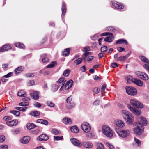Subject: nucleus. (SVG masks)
I'll return each instance as SVG.
<instances>
[{"label":"nucleus","instance_id":"5","mask_svg":"<svg viewBox=\"0 0 149 149\" xmlns=\"http://www.w3.org/2000/svg\"><path fill=\"white\" fill-rule=\"evenodd\" d=\"M136 74L137 77L143 80H147L148 79V75L144 72L138 71L136 72Z\"/></svg>","mask_w":149,"mask_h":149},{"label":"nucleus","instance_id":"26","mask_svg":"<svg viewBox=\"0 0 149 149\" xmlns=\"http://www.w3.org/2000/svg\"><path fill=\"white\" fill-rule=\"evenodd\" d=\"M114 40V37L113 36H107L104 39V41L108 42H112Z\"/></svg>","mask_w":149,"mask_h":149},{"label":"nucleus","instance_id":"57","mask_svg":"<svg viewBox=\"0 0 149 149\" xmlns=\"http://www.w3.org/2000/svg\"><path fill=\"white\" fill-rule=\"evenodd\" d=\"M5 139V136L3 135H0V143L3 142Z\"/></svg>","mask_w":149,"mask_h":149},{"label":"nucleus","instance_id":"38","mask_svg":"<svg viewBox=\"0 0 149 149\" xmlns=\"http://www.w3.org/2000/svg\"><path fill=\"white\" fill-rule=\"evenodd\" d=\"M122 113L123 116L124 118V119L125 117H127L128 116V115L131 113L130 112L125 110H123L122 111Z\"/></svg>","mask_w":149,"mask_h":149},{"label":"nucleus","instance_id":"22","mask_svg":"<svg viewBox=\"0 0 149 149\" xmlns=\"http://www.w3.org/2000/svg\"><path fill=\"white\" fill-rule=\"evenodd\" d=\"M6 123L9 126H13L17 125L18 123V121L16 120H14L11 121H7Z\"/></svg>","mask_w":149,"mask_h":149},{"label":"nucleus","instance_id":"3","mask_svg":"<svg viewBox=\"0 0 149 149\" xmlns=\"http://www.w3.org/2000/svg\"><path fill=\"white\" fill-rule=\"evenodd\" d=\"M117 132L119 136L123 138L128 136L130 134V131L128 130H123Z\"/></svg>","mask_w":149,"mask_h":149},{"label":"nucleus","instance_id":"19","mask_svg":"<svg viewBox=\"0 0 149 149\" xmlns=\"http://www.w3.org/2000/svg\"><path fill=\"white\" fill-rule=\"evenodd\" d=\"M73 81L72 80L67 81L65 86V89L68 90L73 85Z\"/></svg>","mask_w":149,"mask_h":149},{"label":"nucleus","instance_id":"11","mask_svg":"<svg viewBox=\"0 0 149 149\" xmlns=\"http://www.w3.org/2000/svg\"><path fill=\"white\" fill-rule=\"evenodd\" d=\"M138 123L139 124V126H141V127L142 126H145L146 125L147 123V121L146 118L143 117H141L138 118Z\"/></svg>","mask_w":149,"mask_h":149},{"label":"nucleus","instance_id":"51","mask_svg":"<svg viewBox=\"0 0 149 149\" xmlns=\"http://www.w3.org/2000/svg\"><path fill=\"white\" fill-rule=\"evenodd\" d=\"M54 139L56 141H58L60 140H62L63 139V136H54Z\"/></svg>","mask_w":149,"mask_h":149},{"label":"nucleus","instance_id":"8","mask_svg":"<svg viewBox=\"0 0 149 149\" xmlns=\"http://www.w3.org/2000/svg\"><path fill=\"white\" fill-rule=\"evenodd\" d=\"M140 59L143 62L146 63L147 64L144 65V67L149 72V61L145 56H139Z\"/></svg>","mask_w":149,"mask_h":149},{"label":"nucleus","instance_id":"25","mask_svg":"<svg viewBox=\"0 0 149 149\" xmlns=\"http://www.w3.org/2000/svg\"><path fill=\"white\" fill-rule=\"evenodd\" d=\"M116 44H125L126 45H127L128 44V42L125 40L121 39L118 40L116 42Z\"/></svg>","mask_w":149,"mask_h":149},{"label":"nucleus","instance_id":"45","mask_svg":"<svg viewBox=\"0 0 149 149\" xmlns=\"http://www.w3.org/2000/svg\"><path fill=\"white\" fill-rule=\"evenodd\" d=\"M27 109V108L26 107H15L16 109L22 111H25Z\"/></svg>","mask_w":149,"mask_h":149},{"label":"nucleus","instance_id":"35","mask_svg":"<svg viewBox=\"0 0 149 149\" xmlns=\"http://www.w3.org/2000/svg\"><path fill=\"white\" fill-rule=\"evenodd\" d=\"M85 136L87 138H93L94 136V134L93 132H89L88 133H86Z\"/></svg>","mask_w":149,"mask_h":149},{"label":"nucleus","instance_id":"49","mask_svg":"<svg viewBox=\"0 0 149 149\" xmlns=\"http://www.w3.org/2000/svg\"><path fill=\"white\" fill-rule=\"evenodd\" d=\"M127 58V57L125 56H122L118 58L117 61H122L125 60Z\"/></svg>","mask_w":149,"mask_h":149},{"label":"nucleus","instance_id":"42","mask_svg":"<svg viewBox=\"0 0 149 149\" xmlns=\"http://www.w3.org/2000/svg\"><path fill=\"white\" fill-rule=\"evenodd\" d=\"M15 45L17 47L21 48H24V45L23 44H21L19 42L16 43H15Z\"/></svg>","mask_w":149,"mask_h":149},{"label":"nucleus","instance_id":"33","mask_svg":"<svg viewBox=\"0 0 149 149\" xmlns=\"http://www.w3.org/2000/svg\"><path fill=\"white\" fill-rule=\"evenodd\" d=\"M70 48H67L65 49L63 53V55L65 56L69 55L70 54Z\"/></svg>","mask_w":149,"mask_h":149},{"label":"nucleus","instance_id":"56","mask_svg":"<svg viewBox=\"0 0 149 149\" xmlns=\"http://www.w3.org/2000/svg\"><path fill=\"white\" fill-rule=\"evenodd\" d=\"M8 146L6 145H0V149H8Z\"/></svg>","mask_w":149,"mask_h":149},{"label":"nucleus","instance_id":"52","mask_svg":"<svg viewBox=\"0 0 149 149\" xmlns=\"http://www.w3.org/2000/svg\"><path fill=\"white\" fill-rule=\"evenodd\" d=\"M106 146L109 149H115L114 146L109 143H107L106 144Z\"/></svg>","mask_w":149,"mask_h":149},{"label":"nucleus","instance_id":"40","mask_svg":"<svg viewBox=\"0 0 149 149\" xmlns=\"http://www.w3.org/2000/svg\"><path fill=\"white\" fill-rule=\"evenodd\" d=\"M86 58H78L76 60L74 61V63L76 64L77 65H79L81 63V62L82 60L83 59H85Z\"/></svg>","mask_w":149,"mask_h":149},{"label":"nucleus","instance_id":"12","mask_svg":"<svg viewBox=\"0 0 149 149\" xmlns=\"http://www.w3.org/2000/svg\"><path fill=\"white\" fill-rule=\"evenodd\" d=\"M70 141L73 145L77 146L80 147L82 145V143L79 140L75 138H71L70 139Z\"/></svg>","mask_w":149,"mask_h":149},{"label":"nucleus","instance_id":"18","mask_svg":"<svg viewBox=\"0 0 149 149\" xmlns=\"http://www.w3.org/2000/svg\"><path fill=\"white\" fill-rule=\"evenodd\" d=\"M11 46L7 44L4 45L2 47L0 48V52H3L5 51H8L11 49Z\"/></svg>","mask_w":149,"mask_h":149},{"label":"nucleus","instance_id":"64","mask_svg":"<svg viewBox=\"0 0 149 149\" xmlns=\"http://www.w3.org/2000/svg\"><path fill=\"white\" fill-rule=\"evenodd\" d=\"M106 87V84H104L102 86L101 91L102 92H104L105 90Z\"/></svg>","mask_w":149,"mask_h":149},{"label":"nucleus","instance_id":"20","mask_svg":"<svg viewBox=\"0 0 149 149\" xmlns=\"http://www.w3.org/2000/svg\"><path fill=\"white\" fill-rule=\"evenodd\" d=\"M30 140V138L29 136H25L21 140L20 142L23 144H26L28 143Z\"/></svg>","mask_w":149,"mask_h":149},{"label":"nucleus","instance_id":"44","mask_svg":"<svg viewBox=\"0 0 149 149\" xmlns=\"http://www.w3.org/2000/svg\"><path fill=\"white\" fill-rule=\"evenodd\" d=\"M70 72V70L69 69H66L63 72V75L65 77H68L69 75Z\"/></svg>","mask_w":149,"mask_h":149},{"label":"nucleus","instance_id":"48","mask_svg":"<svg viewBox=\"0 0 149 149\" xmlns=\"http://www.w3.org/2000/svg\"><path fill=\"white\" fill-rule=\"evenodd\" d=\"M46 104L48 106L50 107H53L54 106V104L50 101H47L46 102Z\"/></svg>","mask_w":149,"mask_h":149},{"label":"nucleus","instance_id":"60","mask_svg":"<svg viewBox=\"0 0 149 149\" xmlns=\"http://www.w3.org/2000/svg\"><path fill=\"white\" fill-rule=\"evenodd\" d=\"M84 52H86L87 51H90V48L89 46H86L84 48Z\"/></svg>","mask_w":149,"mask_h":149},{"label":"nucleus","instance_id":"62","mask_svg":"<svg viewBox=\"0 0 149 149\" xmlns=\"http://www.w3.org/2000/svg\"><path fill=\"white\" fill-rule=\"evenodd\" d=\"M64 79L65 78L64 77L60 78L57 81V82L58 83H61L64 81Z\"/></svg>","mask_w":149,"mask_h":149},{"label":"nucleus","instance_id":"59","mask_svg":"<svg viewBox=\"0 0 149 149\" xmlns=\"http://www.w3.org/2000/svg\"><path fill=\"white\" fill-rule=\"evenodd\" d=\"M100 102V100L98 99H96L93 103V105L94 106L98 105Z\"/></svg>","mask_w":149,"mask_h":149},{"label":"nucleus","instance_id":"41","mask_svg":"<svg viewBox=\"0 0 149 149\" xmlns=\"http://www.w3.org/2000/svg\"><path fill=\"white\" fill-rule=\"evenodd\" d=\"M51 132L52 134L55 135H58L60 133L59 131L55 128L52 129Z\"/></svg>","mask_w":149,"mask_h":149},{"label":"nucleus","instance_id":"13","mask_svg":"<svg viewBox=\"0 0 149 149\" xmlns=\"http://www.w3.org/2000/svg\"><path fill=\"white\" fill-rule=\"evenodd\" d=\"M141 127L140 128L139 125H138L134 129V132L135 134L137 135H140L141 134L143 131V128L142 127Z\"/></svg>","mask_w":149,"mask_h":149},{"label":"nucleus","instance_id":"27","mask_svg":"<svg viewBox=\"0 0 149 149\" xmlns=\"http://www.w3.org/2000/svg\"><path fill=\"white\" fill-rule=\"evenodd\" d=\"M40 114V112L38 111H32L29 113V115L33 116L36 117Z\"/></svg>","mask_w":149,"mask_h":149},{"label":"nucleus","instance_id":"6","mask_svg":"<svg viewBox=\"0 0 149 149\" xmlns=\"http://www.w3.org/2000/svg\"><path fill=\"white\" fill-rule=\"evenodd\" d=\"M130 102L131 104L133 106L140 108H142L143 107V105L136 100L131 99Z\"/></svg>","mask_w":149,"mask_h":149},{"label":"nucleus","instance_id":"34","mask_svg":"<svg viewBox=\"0 0 149 149\" xmlns=\"http://www.w3.org/2000/svg\"><path fill=\"white\" fill-rule=\"evenodd\" d=\"M36 127V125L33 123H29L27 124L26 125V127L29 130L33 129Z\"/></svg>","mask_w":149,"mask_h":149},{"label":"nucleus","instance_id":"55","mask_svg":"<svg viewBox=\"0 0 149 149\" xmlns=\"http://www.w3.org/2000/svg\"><path fill=\"white\" fill-rule=\"evenodd\" d=\"M108 49L107 46H104L102 47L101 49V51L102 52H104L107 51Z\"/></svg>","mask_w":149,"mask_h":149},{"label":"nucleus","instance_id":"32","mask_svg":"<svg viewBox=\"0 0 149 149\" xmlns=\"http://www.w3.org/2000/svg\"><path fill=\"white\" fill-rule=\"evenodd\" d=\"M70 129L72 132L75 133H77L79 132V129L76 126L70 127Z\"/></svg>","mask_w":149,"mask_h":149},{"label":"nucleus","instance_id":"2","mask_svg":"<svg viewBox=\"0 0 149 149\" xmlns=\"http://www.w3.org/2000/svg\"><path fill=\"white\" fill-rule=\"evenodd\" d=\"M125 89L126 92L128 95H134L137 94V90L132 87L128 86L126 87Z\"/></svg>","mask_w":149,"mask_h":149},{"label":"nucleus","instance_id":"17","mask_svg":"<svg viewBox=\"0 0 149 149\" xmlns=\"http://www.w3.org/2000/svg\"><path fill=\"white\" fill-rule=\"evenodd\" d=\"M49 138L48 135L45 134H42L37 139L39 141H45L47 140Z\"/></svg>","mask_w":149,"mask_h":149},{"label":"nucleus","instance_id":"63","mask_svg":"<svg viewBox=\"0 0 149 149\" xmlns=\"http://www.w3.org/2000/svg\"><path fill=\"white\" fill-rule=\"evenodd\" d=\"M110 67L112 68H115L118 67V64L116 63H114L111 64Z\"/></svg>","mask_w":149,"mask_h":149},{"label":"nucleus","instance_id":"23","mask_svg":"<svg viewBox=\"0 0 149 149\" xmlns=\"http://www.w3.org/2000/svg\"><path fill=\"white\" fill-rule=\"evenodd\" d=\"M38 92L36 91H33V93H31V95L32 97L34 99H37L39 98V96L38 94Z\"/></svg>","mask_w":149,"mask_h":149},{"label":"nucleus","instance_id":"43","mask_svg":"<svg viewBox=\"0 0 149 149\" xmlns=\"http://www.w3.org/2000/svg\"><path fill=\"white\" fill-rule=\"evenodd\" d=\"M97 149H104V145L101 143H97Z\"/></svg>","mask_w":149,"mask_h":149},{"label":"nucleus","instance_id":"46","mask_svg":"<svg viewBox=\"0 0 149 149\" xmlns=\"http://www.w3.org/2000/svg\"><path fill=\"white\" fill-rule=\"evenodd\" d=\"M10 113H13L14 115H15L16 116H18L20 115V112L19 111H15V110H12L11 111H10Z\"/></svg>","mask_w":149,"mask_h":149},{"label":"nucleus","instance_id":"53","mask_svg":"<svg viewBox=\"0 0 149 149\" xmlns=\"http://www.w3.org/2000/svg\"><path fill=\"white\" fill-rule=\"evenodd\" d=\"M100 91V89L97 87L93 88V91L95 94H97Z\"/></svg>","mask_w":149,"mask_h":149},{"label":"nucleus","instance_id":"39","mask_svg":"<svg viewBox=\"0 0 149 149\" xmlns=\"http://www.w3.org/2000/svg\"><path fill=\"white\" fill-rule=\"evenodd\" d=\"M20 131V129L17 128L12 130V133L14 134H19Z\"/></svg>","mask_w":149,"mask_h":149},{"label":"nucleus","instance_id":"31","mask_svg":"<svg viewBox=\"0 0 149 149\" xmlns=\"http://www.w3.org/2000/svg\"><path fill=\"white\" fill-rule=\"evenodd\" d=\"M42 60L43 63H47L49 61V58L47 57V55L45 54H43L41 56Z\"/></svg>","mask_w":149,"mask_h":149},{"label":"nucleus","instance_id":"24","mask_svg":"<svg viewBox=\"0 0 149 149\" xmlns=\"http://www.w3.org/2000/svg\"><path fill=\"white\" fill-rule=\"evenodd\" d=\"M36 122L37 123L45 125H48L49 123V122L47 120L42 119H38L37 120Z\"/></svg>","mask_w":149,"mask_h":149},{"label":"nucleus","instance_id":"50","mask_svg":"<svg viewBox=\"0 0 149 149\" xmlns=\"http://www.w3.org/2000/svg\"><path fill=\"white\" fill-rule=\"evenodd\" d=\"M29 102H23L19 104V105L22 106H26L29 105Z\"/></svg>","mask_w":149,"mask_h":149},{"label":"nucleus","instance_id":"14","mask_svg":"<svg viewBox=\"0 0 149 149\" xmlns=\"http://www.w3.org/2000/svg\"><path fill=\"white\" fill-rule=\"evenodd\" d=\"M126 122L129 124H132L134 121V118L133 115L131 113L125 119Z\"/></svg>","mask_w":149,"mask_h":149},{"label":"nucleus","instance_id":"7","mask_svg":"<svg viewBox=\"0 0 149 149\" xmlns=\"http://www.w3.org/2000/svg\"><path fill=\"white\" fill-rule=\"evenodd\" d=\"M81 127L85 133H88L91 130L90 125L87 122H84L81 125Z\"/></svg>","mask_w":149,"mask_h":149},{"label":"nucleus","instance_id":"29","mask_svg":"<svg viewBox=\"0 0 149 149\" xmlns=\"http://www.w3.org/2000/svg\"><path fill=\"white\" fill-rule=\"evenodd\" d=\"M17 95L19 96L24 97L26 96V93L24 91L21 90L18 92Z\"/></svg>","mask_w":149,"mask_h":149},{"label":"nucleus","instance_id":"10","mask_svg":"<svg viewBox=\"0 0 149 149\" xmlns=\"http://www.w3.org/2000/svg\"><path fill=\"white\" fill-rule=\"evenodd\" d=\"M127 107L134 114L139 115L141 114V112L140 110H136L135 108L132 107L130 104H128Z\"/></svg>","mask_w":149,"mask_h":149},{"label":"nucleus","instance_id":"61","mask_svg":"<svg viewBox=\"0 0 149 149\" xmlns=\"http://www.w3.org/2000/svg\"><path fill=\"white\" fill-rule=\"evenodd\" d=\"M134 141H135L136 143L138 144L139 146L141 145V142H140V141L137 139L135 137Z\"/></svg>","mask_w":149,"mask_h":149},{"label":"nucleus","instance_id":"1","mask_svg":"<svg viewBox=\"0 0 149 149\" xmlns=\"http://www.w3.org/2000/svg\"><path fill=\"white\" fill-rule=\"evenodd\" d=\"M102 132L103 134L108 137L111 138L113 136V132L111 128L107 125H104L102 127Z\"/></svg>","mask_w":149,"mask_h":149},{"label":"nucleus","instance_id":"15","mask_svg":"<svg viewBox=\"0 0 149 149\" xmlns=\"http://www.w3.org/2000/svg\"><path fill=\"white\" fill-rule=\"evenodd\" d=\"M131 81L132 82L134 83L139 86H142L143 84V82L142 81L135 78L132 79H131Z\"/></svg>","mask_w":149,"mask_h":149},{"label":"nucleus","instance_id":"36","mask_svg":"<svg viewBox=\"0 0 149 149\" xmlns=\"http://www.w3.org/2000/svg\"><path fill=\"white\" fill-rule=\"evenodd\" d=\"M57 63L56 62L54 61H52L51 63L48 65L46 67L47 68H52L54 67L56 65H57Z\"/></svg>","mask_w":149,"mask_h":149},{"label":"nucleus","instance_id":"54","mask_svg":"<svg viewBox=\"0 0 149 149\" xmlns=\"http://www.w3.org/2000/svg\"><path fill=\"white\" fill-rule=\"evenodd\" d=\"M13 74V73L12 72L8 73V74L4 76V77L6 78H9L11 77Z\"/></svg>","mask_w":149,"mask_h":149},{"label":"nucleus","instance_id":"28","mask_svg":"<svg viewBox=\"0 0 149 149\" xmlns=\"http://www.w3.org/2000/svg\"><path fill=\"white\" fill-rule=\"evenodd\" d=\"M82 144L84 147L88 148H91L93 146L92 144L90 142H83Z\"/></svg>","mask_w":149,"mask_h":149},{"label":"nucleus","instance_id":"9","mask_svg":"<svg viewBox=\"0 0 149 149\" xmlns=\"http://www.w3.org/2000/svg\"><path fill=\"white\" fill-rule=\"evenodd\" d=\"M116 127L118 128H122L125 127V123L121 120H116L114 122Z\"/></svg>","mask_w":149,"mask_h":149},{"label":"nucleus","instance_id":"21","mask_svg":"<svg viewBox=\"0 0 149 149\" xmlns=\"http://www.w3.org/2000/svg\"><path fill=\"white\" fill-rule=\"evenodd\" d=\"M24 69V68L22 66L16 68L14 70V72L16 74H18L21 73Z\"/></svg>","mask_w":149,"mask_h":149},{"label":"nucleus","instance_id":"4","mask_svg":"<svg viewBox=\"0 0 149 149\" xmlns=\"http://www.w3.org/2000/svg\"><path fill=\"white\" fill-rule=\"evenodd\" d=\"M66 102V106L68 109L72 108L75 107V104L72 101V97L71 96H69L67 98Z\"/></svg>","mask_w":149,"mask_h":149},{"label":"nucleus","instance_id":"37","mask_svg":"<svg viewBox=\"0 0 149 149\" xmlns=\"http://www.w3.org/2000/svg\"><path fill=\"white\" fill-rule=\"evenodd\" d=\"M61 10L62 11V15H65L66 13V9L65 6V3L64 2H63L62 3Z\"/></svg>","mask_w":149,"mask_h":149},{"label":"nucleus","instance_id":"58","mask_svg":"<svg viewBox=\"0 0 149 149\" xmlns=\"http://www.w3.org/2000/svg\"><path fill=\"white\" fill-rule=\"evenodd\" d=\"M27 77H34V75L33 73H28L25 75Z\"/></svg>","mask_w":149,"mask_h":149},{"label":"nucleus","instance_id":"47","mask_svg":"<svg viewBox=\"0 0 149 149\" xmlns=\"http://www.w3.org/2000/svg\"><path fill=\"white\" fill-rule=\"evenodd\" d=\"M59 87L58 85H53L52 86V91L53 92H55L57 90Z\"/></svg>","mask_w":149,"mask_h":149},{"label":"nucleus","instance_id":"30","mask_svg":"<svg viewBox=\"0 0 149 149\" xmlns=\"http://www.w3.org/2000/svg\"><path fill=\"white\" fill-rule=\"evenodd\" d=\"M63 122L65 124H70L72 123V121L69 118H64L63 120Z\"/></svg>","mask_w":149,"mask_h":149},{"label":"nucleus","instance_id":"16","mask_svg":"<svg viewBox=\"0 0 149 149\" xmlns=\"http://www.w3.org/2000/svg\"><path fill=\"white\" fill-rule=\"evenodd\" d=\"M112 3L113 6L116 8L121 9L124 8V6L123 5L116 1H112Z\"/></svg>","mask_w":149,"mask_h":149}]
</instances>
